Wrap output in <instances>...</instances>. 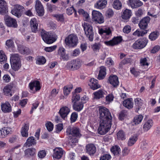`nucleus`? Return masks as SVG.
<instances>
[{"label":"nucleus","instance_id":"nucleus-1","mask_svg":"<svg viewBox=\"0 0 160 160\" xmlns=\"http://www.w3.org/2000/svg\"><path fill=\"white\" fill-rule=\"evenodd\" d=\"M112 120V119H100L98 128L99 134L104 135L109 130L111 126Z\"/></svg>","mask_w":160,"mask_h":160},{"label":"nucleus","instance_id":"nucleus-2","mask_svg":"<svg viewBox=\"0 0 160 160\" xmlns=\"http://www.w3.org/2000/svg\"><path fill=\"white\" fill-rule=\"evenodd\" d=\"M85 33L89 40L92 41L93 39L94 33L92 27L87 23L84 22L82 24Z\"/></svg>","mask_w":160,"mask_h":160},{"label":"nucleus","instance_id":"nucleus-3","mask_svg":"<svg viewBox=\"0 0 160 160\" xmlns=\"http://www.w3.org/2000/svg\"><path fill=\"white\" fill-rule=\"evenodd\" d=\"M41 35L42 39L47 44H51L56 40L55 35L51 32H42Z\"/></svg>","mask_w":160,"mask_h":160},{"label":"nucleus","instance_id":"nucleus-4","mask_svg":"<svg viewBox=\"0 0 160 160\" xmlns=\"http://www.w3.org/2000/svg\"><path fill=\"white\" fill-rule=\"evenodd\" d=\"M81 66V62L79 60H75L68 62L65 65V68L69 70L74 71L78 69Z\"/></svg>","mask_w":160,"mask_h":160},{"label":"nucleus","instance_id":"nucleus-5","mask_svg":"<svg viewBox=\"0 0 160 160\" xmlns=\"http://www.w3.org/2000/svg\"><path fill=\"white\" fill-rule=\"evenodd\" d=\"M99 113L100 119H112L110 112L105 107L102 106L99 107Z\"/></svg>","mask_w":160,"mask_h":160},{"label":"nucleus","instance_id":"nucleus-6","mask_svg":"<svg viewBox=\"0 0 160 160\" xmlns=\"http://www.w3.org/2000/svg\"><path fill=\"white\" fill-rule=\"evenodd\" d=\"M92 20L96 23L101 24L104 22V17L100 12L96 10H93L92 12Z\"/></svg>","mask_w":160,"mask_h":160},{"label":"nucleus","instance_id":"nucleus-7","mask_svg":"<svg viewBox=\"0 0 160 160\" xmlns=\"http://www.w3.org/2000/svg\"><path fill=\"white\" fill-rule=\"evenodd\" d=\"M66 44L69 46L74 47L77 45L78 42V38L74 34L69 35L65 39Z\"/></svg>","mask_w":160,"mask_h":160},{"label":"nucleus","instance_id":"nucleus-8","mask_svg":"<svg viewBox=\"0 0 160 160\" xmlns=\"http://www.w3.org/2000/svg\"><path fill=\"white\" fill-rule=\"evenodd\" d=\"M148 40L146 38L139 39L133 44L132 47L134 49H142L146 45Z\"/></svg>","mask_w":160,"mask_h":160},{"label":"nucleus","instance_id":"nucleus-9","mask_svg":"<svg viewBox=\"0 0 160 160\" xmlns=\"http://www.w3.org/2000/svg\"><path fill=\"white\" fill-rule=\"evenodd\" d=\"M4 18L5 23L8 27L14 28L17 27V22L15 19L10 17L8 15H5Z\"/></svg>","mask_w":160,"mask_h":160},{"label":"nucleus","instance_id":"nucleus-10","mask_svg":"<svg viewBox=\"0 0 160 160\" xmlns=\"http://www.w3.org/2000/svg\"><path fill=\"white\" fill-rule=\"evenodd\" d=\"M66 133L68 135L71 134L76 137H80L81 136L79 129L75 127L72 128L71 127H68L67 128Z\"/></svg>","mask_w":160,"mask_h":160},{"label":"nucleus","instance_id":"nucleus-11","mask_svg":"<svg viewBox=\"0 0 160 160\" xmlns=\"http://www.w3.org/2000/svg\"><path fill=\"white\" fill-rule=\"evenodd\" d=\"M23 8L22 6L18 4H15L14 5V8L12 10V13L18 17H19L22 15V9Z\"/></svg>","mask_w":160,"mask_h":160},{"label":"nucleus","instance_id":"nucleus-12","mask_svg":"<svg viewBox=\"0 0 160 160\" xmlns=\"http://www.w3.org/2000/svg\"><path fill=\"white\" fill-rule=\"evenodd\" d=\"M122 40V37L118 36L114 37L112 40L104 42L105 44L109 46H113L118 44Z\"/></svg>","mask_w":160,"mask_h":160},{"label":"nucleus","instance_id":"nucleus-13","mask_svg":"<svg viewBox=\"0 0 160 160\" xmlns=\"http://www.w3.org/2000/svg\"><path fill=\"white\" fill-rule=\"evenodd\" d=\"M35 7L36 11L38 15L40 16H43L44 13V8L42 3L39 0H36Z\"/></svg>","mask_w":160,"mask_h":160},{"label":"nucleus","instance_id":"nucleus-14","mask_svg":"<svg viewBox=\"0 0 160 160\" xmlns=\"http://www.w3.org/2000/svg\"><path fill=\"white\" fill-rule=\"evenodd\" d=\"M150 18L149 17H146L140 21L138 25L139 28L142 29H146L149 22Z\"/></svg>","mask_w":160,"mask_h":160},{"label":"nucleus","instance_id":"nucleus-15","mask_svg":"<svg viewBox=\"0 0 160 160\" xmlns=\"http://www.w3.org/2000/svg\"><path fill=\"white\" fill-rule=\"evenodd\" d=\"M54 153L52 156L54 158L60 159L63 154V150L60 148H57L53 150Z\"/></svg>","mask_w":160,"mask_h":160},{"label":"nucleus","instance_id":"nucleus-16","mask_svg":"<svg viewBox=\"0 0 160 160\" xmlns=\"http://www.w3.org/2000/svg\"><path fill=\"white\" fill-rule=\"evenodd\" d=\"M86 152L90 155H93L96 151L95 146L92 143L88 144L86 146Z\"/></svg>","mask_w":160,"mask_h":160},{"label":"nucleus","instance_id":"nucleus-17","mask_svg":"<svg viewBox=\"0 0 160 160\" xmlns=\"http://www.w3.org/2000/svg\"><path fill=\"white\" fill-rule=\"evenodd\" d=\"M108 81L113 87H116L118 85L119 82L118 78L115 75H111L109 78Z\"/></svg>","mask_w":160,"mask_h":160},{"label":"nucleus","instance_id":"nucleus-18","mask_svg":"<svg viewBox=\"0 0 160 160\" xmlns=\"http://www.w3.org/2000/svg\"><path fill=\"white\" fill-rule=\"evenodd\" d=\"M70 112V108L67 106H65L60 108L59 111V113L61 117L63 119H64L67 117Z\"/></svg>","mask_w":160,"mask_h":160},{"label":"nucleus","instance_id":"nucleus-19","mask_svg":"<svg viewBox=\"0 0 160 160\" xmlns=\"http://www.w3.org/2000/svg\"><path fill=\"white\" fill-rule=\"evenodd\" d=\"M29 125L28 123L27 122L21 128V133L23 137H28V130H29Z\"/></svg>","mask_w":160,"mask_h":160},{"label":"nucleus","instance_id":"nucleus-20","mask_svg":"<svg viewBox=\"0 0 160 160\" xmlns=\"http://www.w3.org/2000/svg\"><path fill=\"white\" fill-rule=\"evenodd\" d=\"M6 3L4 0H0V13L4 15L8 12Z\"/></svg>","mask_w":160,"mask_h":160},{"label":"nucleus","instance_id":"nucleus-21","mask_svg":"<svg viewBox=\"0 0 160 160\" xmlns=\"http://www.w3.org/2000/svg\"><path fill=\"white\" fill-rule=\"evenodd\" d=\"M2 111L4 113H9L11 112L12 108L9 102H6L5 103L1 104Z\"/></svg>","mask_w":160,"mask_h":160},{"label":"nucleus","instance_id":"nucleus-22","mask_svg":"<svg viewBox=\"0 0 160 160\" xmlns=\"http://www.w3.org/2000/svg\"><path fill=\"white\" fill-rule=\"evenodd\" d=\"M98 80L94 78L91 79L89 85L91 88L94 90L97 89L100 87V85L98 83Z\"/></svg>","mask_w":160,"mask_h":160},{"label":"nucleus","instance_id":"nucleus-23","mask_svg":"<svg viewBox=\"0 0 160 160\" xmlns=\"http://www.w3.org/2000/svg\"><path fill=\"white\" fill-rule=\"evenodd\" d=\"M11 131V129L10 127H6L2 128L0 130V138H5Z\"/></svg>","mask_w":160,"mask_h":160},{"label":"nucleus","instance_id":"nucleus-24","mask_svg":"<svg viewBox=\"0 0 160 160\" xmlns=\"http://www.w3.org/2000/svg\"><path fill=\"white\" fill-rule=\"evenodd\" d=\"M29 87L31 90H32L34 87L35 88L36 91L39 90L41 87L40 86V82L39 81L36 80L30 82L29 84Z\"/></svg>","mask_w":160,"mask_h":160},{"label":"nucleus","instance_id":"nucleus-25","mask_svg":"<svg viewBox=\"0 0 160 160\" xmlns=\"http://www.w3.org/2000/svg\"><path fill=\"white\" fill-rule=\"evenodd\" d=\"M36 144V140L33 136H31L27 139L26 142L24 144V146L26 148L34 146Z\"/></svg>","mask_w":160,"mask_h":160},{"label":"nucleus","instance_id":"nucleus-26","mask_svg":"<svg viewBox=\"0 0 160 160\" xmlns=\"http://www.w3.org/2000/svg\"><path fill=\"white\" fill-rule=\"evenodd\" d=\"M18 50L19 52L22 54L28 55L31 52V51L28 48L19 45H18Z\"/></svg>","mask_w":160,"mask_h":160},{"label":"nucleus","instance_id":"nucleus-27","mask_svg":"<svg viewBox=\"0 0 160 160\" xmlns=\"http://www.w3.org/2000/svg\"><path fill=\"white\" fill-rule=\"evenodd\" d=\"M129 4L132 8H135L140 7L143 3L139 0H129Z\"/></svg>","mask_w":160,"mask_h":160},{"label":"nucleus","instance_id":"nucleus-28","mask_svg":"<svg viewBox=\"0 0 160 160\" xmlns=\"http://www.w3.org/2000/svg\"><path fill=\"white\" fill-rule=\"evenodd\" d=\"M123 105L124 106L129 109L133 107V102L132 98H128L123 101Z\"/></svg>","mask_w":160,"mask_h":160},{"label":"nucleus","instance_id":"nucleus-29","mask_svg":"<svg viewBox=\"0 0 160 160\" xmlns=\"http://www.w3.org/2000/svg\"><path fill=\"white\" fill-rule=\"evenodd\" d=\"M36 19L33 18L31 20L30 25L32 32H36L38 31V24Z\"/></svg>","mask_w":160,"mask_h":160},{"label":"nucleus","instance_id":"nucleus-30","mask_svg":"<svg viewBox=\"0 0 160 160\" xmlns=\"http://www.w3.org/2000/svg\"><path fill=\"white\" fill-rule=\"evenodd\" d=\"M107 3L106 0H99L95 4V7L98 9H102L105 8Z\"/></svg>","mask_w":160,"mask_h":160},{"label":"nucleus","instance_id":"nucleus-31","mask_svg":"<svg viewBox=\"0 0 160 160\" xmlns=\"http://www.w3.org/2000/svg\"><path fill=\"white\" fill-rule=\"evenodd\" d=\"M106 74V68L104 66H101L100 68V70L98 76V79L99 80L103 79L105 77Z\"/></svg>","mask_w":160,"mask_h":160},{"label":"nucleus","instance_id":"nucleus-32","mask_svg":"<svg viewBox=\"0 0 160 160\" xmlns=\"http://www.w3.org/2000/svg\"><path fill=\"white\" fill-rule=\"evenodd\" d=\"M99 32L101 35L110 36L112 35V31L109 28H105L99 30Z\"/></svg>","mask_w":160,"mask_h":160},{"label":"nucleus","instance_id":"nucleus-33","mask_svg":"<svg viewBox=\"0 0 160 160\" xmlns=\"http://www.w3.org/2000/svg\"><path fill=\"white\" fill-rule=\"evenodd\" d=\"M58 54L62 57L64 60H68V56L66 54L65 49L63 47H60L58 51Z\"/></svg>","mask_w":160,"mask_h":160},{"label":"nucleus","instance_id":"nucleus-34","mask_svg":"<svg viewBox=\"0 0 160 160\" xmlns=\"http://www.w3.org/2000/svg\"><path fill=\"white\" fill-rule=\"evenodd\" d=\"M132 14V12L131 10L126 9L123 11L122 15V17L123 19L127 20L130 18Z\"/></svg>","mask_w":160,"mask_h":160},{"label":"nucleus","instance_id":"nucleus-35","mask_svg":"<svg viewBox=\"0 0 160 160\" xmlns=\"http://www.w3.org/2000/svg\"><path fill=\"white\" fill-rule=\"evenodd\" d=\"M138 139V136L135 135L131 136L128 142V145L129 146H131L134 145Z\"/></svg>","mask_w":160,"mask_h":160},{"label":"nucleus","instance_id":"nucleus-36","mask_svg":"<svg viewBox=\"0 0 160 160\" xmlns=\"http://www.w3.org/2000/svg\"><path fill=\"white\" fill-rule=\"evenodd\" d=\"M153 122L152 120H149L144 124L143 128L144 131H147L152 127Z\"/></svg>","mask_w":160,"mask_h":160},{"label":"nucleus","instance_id":"nucleus-37","mask_svg":"<svg viewBox=\"0 0 160 160\" xmlns=\"http://www.w3.org/2000/svg\"><path fill=\"white\" fill-rule=\"evenodd\" d=\"M10 62H21L20 58L18 54H11Z\"/></svg>","mask_w":160,"mask_h":160},{"label":"nucleus","instance_id":"nucleus-38","mask_svg":"<svg viewBox=\"0 0 160 160\" xmlns=\"http://www.w3.org/2000/svg\"><path fill=\"white\" fill-rule=\"evenodd\" d=\"M73 109L79 112L82 109L83 107V105L82 102H80L76 103H73Z\"/></svg>","mask_w":160,"mask_h":160},{"label":"nucleus","instance_id":"nucleus-39","mask_svg":"<svg viewBox=\"0 0 160 160\" xmlns=\"http://www.w3.org/2000/svg\"><path fill=\"white\" fill-rule=\"evenodd\" d=\"M94 94V98L96 99H99L104 97L105 92L104 90L100 89L95 92Z\"/></svg>","mask_w":160,"mask_h":160},{"label":"nucleus","instance_id":"nucleus-40","mask_svg":"<svg viewBox=\"0 0 160 160\" xmlns=\"http://www.w3.org/2000/svg\"><path fill=\"white\" fill-rule=\"evenodd\" d=\"M147 33V30H142L141 31L136 30L133 33L134 36L137 37L143 36Z\"/></svg>","mask_w":160,"mask_h":160},{"label":"nucleus","instance_id":"nucleus-41","mask_svg":"<svg viewBox=\"0 0 160 160\" xmlns=\"http://www.w3.org/2000/svg\"><path fill=\"white\" fill-rule=\"evenodd\" d=\"M143 116L141 115H137L136 116L133 118V122L136 125L139 124L142 120Z\"/></svg>","mask_w":160,"mask_h":160},{"label":"nucleus","instance_id":"nucleus-42","mask_svg":"<svg viewBox=\"0 0 160 160\" xmlns=\"http://www.w3.org/2000/svg\"><path fill=\"white\" fill-rule=\"evenodd\" d=\"M35 148H28L25 151V154L28 157L32 156L35 154Z\"/></svg>","mask_w":160,"mask_h":160},{"label":"nucleus","instance_id":"nucleus-43","mask_svg":"<svg viewBox=\"0 0 160 160\" xmlns=\"http://www.w3.org/2000/svg\"><path fill=\"white\" fill-rule=\"evenodd\" d=\"M114 8L117 10L120 9L122 7L121 2L119 0H114L113 4Z\"/></svg>","mask_w":160,"mask_h":160},{"label":"nucleus","instance_id":"nucleus-44","mask_svg":"<svg viewBox=\"0 0 160 160\" xmlns=\"http://www.w3.org/2000/svg\"><path fill=\"white\" fill-rule=\"evenodd\" d=\"M12 68L14 71L18 70L21 67V62L11 63Z\"/></svg>","mask_w":160,"mask_h":160},{"label":"nucleus","instance_id":"nucleus-45","mask_svg":"<svg viewBox=\"0 0 160 160\" xmlns=\"http://www.w3.org/2000/svg\"><path fill=\"white\" fill-rule=\"evenodd\" d=\"M52 16L58 21L63 22L64 21V18L63 15L62 14H53Z\"/></svg>","mask_w":160,"mask_h":160},{"label":"nucleus","instance_id":"nucleus-46","mask_svg":"<svg viewBox=\"0 0 160 160\" xmlns=\"http://www.w3.org/2000/svg\"><path fill=\"white\" fill-rule=\"evenodd\" d=\"M117 137L119 140H123L126 139L125 134L122 130H120L118 132Z\"/></svg>","mask_w":160,"mask_h":160},{"label":"nucleus","instance_id":"nucleus-47","mask_svg":"<svg viewBox=\"0 0 160 160\" xmlns=\"http://www.w3.org/2000/svg\"><path fill=\"white\" fill-rule=\"evenodd\" d=\"M72 88V85L69 86H65L63 89L64 95L66 96L68 95Z\"/></svg>","mask_w":160,"mask_h":160},{"label":"nucleus","instance_id":"nucleus-48","mask_svg":"<svg viewBox=\"0 0 160 160\" xmlns=\"http://www.w3.org/2000/svg\"><path fill=\"white\" fill-rule=\"evenodd\" d=\"M111 151L113 152L115 155L118 154L120 151L119 147L117 146H113L111 149Z\"/></svg>","mask_w":160,"mask_h":160},{"label":"nucleus","instance_id":"nucleus-49","mask_svg":"<svg viewBox=\"0 0 160 160\" xmlns=\"http://www.w3.org/2000/svg\"><path fill=\"white\" fill-rule=\"evenodd\" d=\"M80 99L79 95L76 93H73L72 96V102L75 103L76 102Z\"/></svg>","mask_w":160,"mask_h":160},{"label":"nucleus","instance_id":"nucleus-50","mask_svg":"<svg viewBox=\"0 0 160 160\" xmlns=\"http://www.w3.org/2000/svg\"><path fill=\"white\" fill-rule=\"evenodd\" d=\"M46 62L45 58L43 57H40L37 58L36 63L37 64L41 65L44 64Z\"/></svg>","mask_w":160,"mask_h":160},{"label":"nucleus","instance_id":"nucleus-51","mask_svg":"<svg viewBox=\"0 0 160 160\" xmlns=\"http://www.w3.org/2000/svg\"><path fill=\"white\" fill-rule=\"evenodd\" d=\"M158 36L157 32H153L150 34L149 38L151 40L153 41L156 39Z\"/></svg>","mask_w":160,"mask_h":160},{"label":"nucleus","instance_id":"nucleus-52","mask_svg":"<svg viewBox=\"0 0 160 160\" xmlns=\"http://www.w3.org/2000/svg\"><path fill=\"white\" fill-rule=\"evenodd\" d=\"M78 117V115L76 112H74L72 113L71 116L70 120L71 123L75 122L77 120Z\"/></svg>","mask_w":160,"mask_h":160},{"label":"nucleus","instance_id":"nucleus-53","mask_svg":"<svg viewBox=\"0 0 160 160\" xmlns=\"http://www.w3.org/2000/svg\"><path fill=\"white\" fill-rule=\"evenodd\" d=\"M135 104L138 107V110L140 108L141 106L142 103V100L139 98H135L134 100Z\"/></svg>","mask_w":160,"mask_h":160},{"label":"nucleus","instance_id":"nucleus-54","mask_svg":"<svg viewBox=\"0 0 160 160\" xmlns=\"http://www.w3.org/2000/svg\"><path fill=\"white\" fill-rule=\"evenodd\" d=\"M74 12L75 16H76L77 11L72 7L68 8L67 9V13L69 15H71Z\"/></svg>","mask_w":160,"mask_h":160},{"label":"nucleus","instance_id":"nucleus-55","mask_svg":"<svg viewBox=\"0 0 160 160\" xmlns=\"http://www.w3.org/2000/svg\"><path fill=\"white\" fill-rule=\"evenodd\" d=\"M7 58L4 52L2 51H0V62H2L5 61Z\"/></svg>","mask_w":160,"mask_h":160},{"label":"nucleus","instance_id":"nucleus-56","mask_svg":"<svg viewBox=\"0 0 160 160\" xmlns=\"http://www.w3.org/2000/svg\"><path fill=\"white\" fill-rule=\"evenodd\" d=\"M47 130L49 132L52 131L53 128V124L50 122H48L45 124Z\"/></svg>","mask_w":160,"mask_h":160},{"label":"nucleus","instance_id":"nucleus-57","mask_svg":"<svg viewBox=\"0 0 160 160\" xmlns=\"http://www.w3.org/2000/svg\"><path fill=\"white\" fill-rule=\"evenodd\" d=\"M11 90L10 86H6L3 88V91L4 94L6 95H8Z\"/></svg>","mask_w":160,"mask_h":160},{"label":"nucleus","instance_id":"nucleus-58","mask_svg":"<svg viewBox=\"0 0 160 160\" xmlns=\"http://www.w3.org/2000/svg\"><path fill=\"white\" fill-rule=\"evenodd\" d=\"M101 48V45L99 43H95L92 47V48L94 52L99 50Z\"/></svg>","mask_w":160,"mask_h":160},{"label":"nucleus","instance_id":"nucleus-59","mask_svg":"<svg viewBox=\"0 0 160 160\" xmlns=\"http://www.w3.org/2000/svg\"><path fill=\"white\" fill-rule=\"evenodd\" d=\"M6 45L9 48H13L14 46V42L12 39L8 40L6 41Z\"/></svg>","mask_w":160,"mask_h":160},{"label":"nucleus","instance_id":"nucleus-60","mask_svg":"<svg viewBox=\"0 0 160 160\" xmlns=\"http://www.w3.org/2000/svg\"><path fill=\"white\" fill-rule=\"evenodd\" d=\"M127 112L126 110H123L120 112L119 115V118L120 120H122L124 117L126 115Z\"/></svg>","mask_w":160,"mask_h":160},{"label":"nucleus","instance_id":"nucleus-61","mask_svg":"<svg viewBox=\"0 0 160 160\" xmlns=\"http://www.w3.org/2000/svg\"><path fill=\"white\" fill-rule=\"evenodd\" d=\"M140 63L141 66H148V63L146 58H141L140 60Z\"/></svg>","mask_w":160,"mask_h":160},{"label":"nucleus","instance_id":"nucleus-62","mask_svg":"<svg viewBox=\"0 0 160 160\" xmlns=\"http://www.w3.org/2000/svg\"><path fill=\"white\" fill-rule=\"evenodd\" d=\"M63 124L62 123H59L55 126L56 132L57 133H58L61 132L62 129Z\"/></svg>","mask_w":160,"mask_h":160},{"label":"nucleus","instance_id":"nucleus-63","mask_svg":"<svg viewBox=\"0 0 160 160\" xmlns=\"http://www.w3.org/2000/svg\"><path fill=\"white\" fill-rule=\"evenodd\" d=\"M114 12L113 10L111 9H108L106 12V16L109 18H111L113 16Z\"/></svg>","mask_w":160,"mask_h":160},{"label":"nucleus","instance_id":"nucleus-64","mask_svg":"<svg viewBox=\"0 0 160 160\" xmlns=\"http://www.w3.org/2000/svg\"><path fill=\"white\" fill-rule=\"evenodd\" d=\"M46 154V152L45 150H41L38 152V156L39 158H42L45 156Z\"/></svg>","mask_w":160,"mask_h":160}]
</instances>
